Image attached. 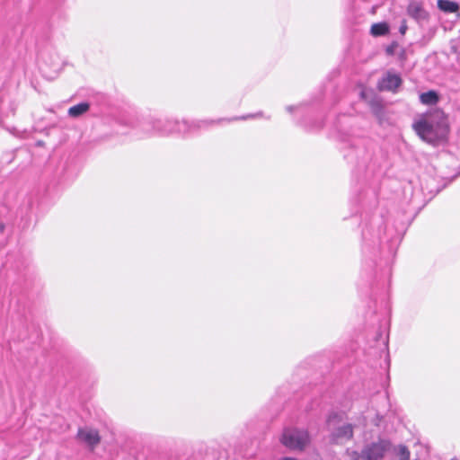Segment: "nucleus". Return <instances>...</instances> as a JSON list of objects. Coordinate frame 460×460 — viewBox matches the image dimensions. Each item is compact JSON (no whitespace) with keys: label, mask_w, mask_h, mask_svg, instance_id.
<instances>
[{"label":"nucleus","mask_w":460,"mask_h":460,"mask_svg":"<svg viewBox=\"0 0 460 460\" xmlns=\"http://www.w3.org/2000/svg\"><path fill=\"white\" fill-rule=\"evenodd\" d=\"M406 29H407V26L406 25H402L401 28H400V32L402 34H404L405 31H406Z\"/></svg>","instance_id":"obj_14"},{"label":"nucleus","mask_w":460,"mask_h":460,"mask_svg":"<svg viewBox=\"0 0 460 460\" xmlns=\"http://www.w3.org/2000/svg\"><path fill=\"white\" fill-rule=\"evenodd\" d=\"M355 460H358V459H355Z\"/></svg>","instance_id":"obj_16"},{"label":"nucleus","mask_w":460,"mask_h":460,"mask_svg":"<svg viewBox=\"0 0 460 460\" xmlns=\"http://www.w3.org/2000/svg\"><path fill=\"white\" fill-rule=\"evenodd\" d=\"M438 7L440 11L447 13H456L459 10V4L450 0H438Z\"/></svg>","instance_id":"obj_8"},{"label":"nucleus","mask_w":460,"mask_h":460,"mask_svg":"<svg viewBox=\"0 0 460 460\" xmlns=\"http://www.w3.org/2000/svg\"><path fill=\"white\" fill-rule=\"evenodd\" d=\"M398 456H399V460H409L410 459V451L406 446H403V445L399 446Z\"/></svg>","instance_id":"obj_12"},{"label":"nucleus","mask_w":460,"mask_h":460,"mask_svg":"<svg viewBox=\"0 0 460 460\" xmlns=\"http://www.w3.org/2000/svg\"><path fill=\"white\" fill-rule=\"evenodd\" d=\"M353 426L351 424H345L338 428L332 435L333 443H340L343 440H349L353 438Z\"/></svg>","instance_id":"obj_6"},{"label":"nucleus","mask_w":460,"mask_h":460,"mask_svg":"<svg viewBox=\"0 0 460 460\" xmlns=\"http://www.w3.org/2000/svg\"><path fill=\"white\" fill-rule=\"evenodd\" d=\"M420 101L425 105H435L439 101V95L436 91L430 90L427 93H421L420 95Z\"/></svg>","instance_id":"obj_9"},{"label":"nucleus","mask_w":460,"mask_h":460,"mask_svg":"<svg viewBox=\"0 0 460 460\" xmlns=\"http://www.w3.org/2000/svg\"><path fill=\"white\" fill-rule=\"evenodd\" d=\"M281 443L295 450H303L310 442L309 434L306 430L286 429L281 437Z\"/></svg>","instance_id":"obj_2"},{"label":"nucleus","mask_w":460,"mask_h":460,"mask_svg":"<svg viewBox=\"0 0 460 460\" xmlns=\"http://www.w3.org/2000/svg\"><path fill=\"white\" fill-rule=\"evenodd\" d=\"M389 32V25L386 22L374 23L370 28V33L374 37L386 35Z\"/></svg>","instance_id":"obj_11"},{"label":"nucleus","mask_w":460,"mask_h":460,"mask_svg":"<svg viewBox=\"0 0 460 460\" xmlns=\"http://www.w3.org/2000/svg\"><path fill=\"white\" fill-rule=\"evenodd\" d=\"M408 14L416 20H426L429 13L424 10L422 4L419 2H411L407 7Z\"/></svg>","instance_id":"obj_7"},{"label":"nucleus","mask_w":460,"mask_h":460,"mask_svg":"<svg viewBox=\"0 0 460 460\" xmlns=\"http://www.w3.org/2000/svg\"><path fill=\"white\" fill-rule=\"evenodd\" d=\"M90 109V104L86 102H80L76 105H74L68 109V115L72 118H77L84 113H86Z\"/></svg>","instance_id":"obj_10"},{"label":"nucleus","mask_w":460,"mask_h":460,"mask_svg":"<svg viewBox=\"0 0 460 460\" xmlns=\"http://www.w3.org/2000/svg\"><path fill=\"white\" fill-rule=\"evenodd\" d=\"M402 84L401 77L393 73H386V75L379 81L378 89L380 91H393L394 92Z\"/></svg>","instance_id":"obj_5"},{"label":"nucleus","mask_w":460,"mask_h":460,"mask_svg":"<svg viewBox=\"0 0 460 460\" xmlns=\"http://www.w3.org/2000/svg\"><path fill=\"white\" fill-rule=\"evenodd\" d=\"M412 128L423 141L431 145L447 140L450 131L447 115L439 109L422 115L412 124Z\"/></svg>","instance_id":"obj_1"},{"label":"nucleus","mask_w":460,"mask_h":460,"mask_svg":"<svg viewBox=\"0 0 460 460\" xmlns=\"http://www.w3.org/2000/svg\"><path fill=\"white\" fill-rule=\"evenodd\" d=\"M280 460H296V458H292V457H283Z\"/></svg>","instance_id":"obj_15"},{"label":"nucleus","mask_w":460,"mask_h":460,"mask_svg":"<svg viewBox=\"0 0 460 460\" xmlns=\"http://www.w3.org/2000/svg\"><path fill=\"white\" fill-rule=\"evenodd\" d=\"M399 47L400 46L397 41H393L390 45L386 47L385 52L388 56H394L396 53Z\"/></svg>","instance_id":"obj_13"},{"label":"nucleus","mask_w":460,"mask_h":460,"mask_svg":"<svg viewBox=\"0 0 460 460\" xmlns=\"http://www.w3.org/2000/svg\"><path fill=\"white\" fill-rule=\"evenodd\" d=\"M76 438L93 449L101 442L99 431L90 428L79 429Z\"/></svg>","instance_id":"obj_4"},{"label":"nucleus","mask_w":460,"mask_h":460,"mask_svg":"<svg viewBox=\"0 0 460 460\" xmlns=\"http://www.w3.org/2000/svg\"><path fill=\"white\" fill-rule=\"evenodd\" d=\"M390 443L385 440H379L372 443L362 451L364 460H382Z\"/></svg>","instance_id":"obj_3"}]
</instances>
